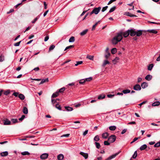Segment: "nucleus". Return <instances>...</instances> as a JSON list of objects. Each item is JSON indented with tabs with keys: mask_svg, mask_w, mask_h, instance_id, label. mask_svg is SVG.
<instances>
[{
	"mask_svg": "<svg viewBox=\"0 0 160 160\" xmlns=\"http://www.w3.org/2000/svg\"><path fill=\"white\" fill-rule=\"evenodd\" d=\"M124 15H126L127 16H130V17H137L136 15H133V14H131L130 13L128 12H125L124 14Z\"/></svg>",
	"mask_w": 160,
	"mask_h": 160,
	"instance_id": "obj_13",
	"label": "nucleus"
},
{
	"mask_svg": "<svg viewBox=\"0 0 160 160\" xmlns=\"http://www.w3.org/2000/svg\"><path fill=\"white\" fill-rule=\"evenodd\" d=\"M64 158V156L63 154H61L57 156L58 160H62Z\"/></svg>",
	"mask_w": 160,
	"mask_h": 160,
	"instance_id": "obj_16",
	"label": "nucleus"
},
{
	"mask_svg": "<svg viewBox=\"0 0 160 160\" xmlns=\"http://www.w3.org/2000/svg\"><path fill=\"white\" fill-rule=\"evenodd\" d=\"M86 81L85 80V79H82L80 80L79 82V83L80 84H83Z\"/></svg>",
	"mask_w": 160,
	"mask_h": 160,
	"instance_id": "obj_46",
	"label": "nucleus"
},
{
	"mask_svg": "<svg viewBox=\"0 0 160 160\" xmlns=\"http://www.w3.org/2000/svg\"><path fill=\"white\" fill-rule=\"evenodd\" d=\"M11 121L13 123H15L18 122V119H12Z\"/></svg>",
	"mask_w": 160,
	"mask_h": 160,
	"instance_id": "obj_41",
	"label": "nucleus"
},
{
	"mask_svg": "<svg viewBox=\"0 0 160 160\" xmlns=\"http://www.w3.org/2000/svg\"><path fill=\"white\" fill-rule=\"evenodd\" d=\"M92 79V77H89V78H86L85 79V80L86 81H91Z\"/></svg>",
	"mask_w": 160,
	"mask_h": 160,
	"instance_id": "obj_58",
	"label": "nucleus"
},
{
	"mask_svg": "<svg viewBox=\"0 0 160 160\" xmlns=\"http://www.w3.org/2000/svg\"><path fill=\"white\" fill-rule=\"evenodd\" d=\"M76 63L75 64V66H77L79 64H81L83 62L82 61H77L76 62Z\"/></svg>",
	"mask_w": 160,
	"mask_h": 160,
	"instance_id": "obj_49",
	"label": "nucleus"
},
{
	"mask_svg": "<svg viewBox=\"0 0 160 160\" xmlns=\"http://www.w3.org/2000/svg\"><path fill=\"white\" fill-rule=\"evenodd\" d=\"M74 47V45H70L67 47L65 48L64 51H66L67 50L71 48H73Z\"/></svg>",
	"mask_w": 160,
	"mask_h": 160,
	"instance_id": "obj_45",
	"label": "nucleus"
},
{
	"mask_svg": "<svg viewBox=\"0 0 160 160\" xmlns=\"http://www.w3.org/2000/svg\"><path fill=\"white\" fill-rule=\"evenodd\" d=\"M136 124V122H134V121H133V122H130L128 123V125H129V124Z\"/></svg>",
	"mask_w": 160,
	"mask_h": 160,
	"instance_id": "obj_60",
	"label": "nucleus"
},
{
	"mask_svg": "<svg viewBox=\"0 0 160 160\" xmlns=\"http://www.w3.org/2000/svg\"><path fill=\"white\" fill-rule=\"evenodd\" d=\"M119 152H118L114 154H113V155L110 156L108 158L106 159L105 160H111L112 159V158H115L117 155H118L119 154Z\"/></svg>",
	"mask_w": 160,
	"mask_h": 160,
	"instance_id": "obj_6",
	"label": "nucleus"
},
{
	"mask_svg": "<svg viewBox=\"0 0 160 160\" xmlns=\"http://www.w3.org/2000/svg\"><path fill=\"white\" fill-rule=\"evenodd\" d=\"M105 97V95L104 94H102L98 96V99L101 100L104 98Z\"/></svg>",
	"mask_w": 160,
	"mask_h": 160,
	"instance_id": "obj_12",
	"label": "nucleus"
},
{
	"mask_svg": "<svg viewBox=\"0 0 160 160\" xmlns=\"http://www.w3.org/2000/svg\"><path fill=\"white\" fill-rule=\"evenodd\" d=\"M23 112L25 114H27L28 113V111L27 108L24 107L23 108L22 110Z\"/></svg>",
	"mask_w": 160,
	"mask_h": 160,
	"instance_id": "obj_20",
	"label": "nucleus"
},
{
	"mask_svg": "<svg viewBox=\"0 0 160 160\" xmlns=\"http://www.w3.org/2000/svg\"><path fill=\"white\" fill-rule=\"evenodd\" d=\"M133 89L135 90L139 91L141 90V88L139 85L137 84L134 86Z\"/></svg>",
	"mask_w": 160,
	"mask_h": 160,
	"instance_id": "obj_9",
	"label": "nucleus"
},
{
	"mask_svg": "<svg viewBox=\"0 0 160 160\" xmlns=\"http://www.w3.org/2000/svg\"><path fill=\"white\" fill-rule=\"evenodd\" d=\"M116 8V7L115 6H114L112 7L109 10V13H111L113 11H114Z\"/></svg>",
	"mask_w": 160,
	"mask_h": 160,
	"instance_id": "obj_35",
	"label": "nucleus"
},
{
	"mask_svg": "<svg viewBox=\"0 0 160 160\" xmlns=\"http://www.w3.org/2000/svg\"><path fill=\"white\" fill-rule=\"evenodd\" d=\"M148 83L145 82H143L141 84V86L142 87V88H145L147 87H148Z\"/></svg>",
	"mask_w": 160,
	"mask_h": 160,
	"instance_id": "obj_17",
	"label": "nucleus"
},
{
	"mask_svg": "<svg viewBox=\"0 0 160 160\" xmlns=\"http://www.w3.org/2000/svg\"><path fill=\"white\" fill-rule=\"evenodd\" d=\"M49 80H48V78H47L45 79H42L41 82L40 83V84H42L43 83H44V82H48V81Z\"/></svg>",
	"mask_w": 160,
	"mask_h": 160,
	"instance_id": "obj_30",
	"label": "nucleus"
},
{
	"mask_svg": "<svg viewBox=\"0 0 160 160\" xmlns=\"http://www.w3.org/2000/svg\"><path fill=\"white\" fill-rule=\"evenodd\" d=\"M48 156V154L47 153H44L40 156V158L42 159H47Z\"/></svg>",
	"mask_w": 160,
	"mask_h": 160,
	"instance_id": "obj_7",
	"label": "nucleus"
},
{
	"mask_svg": "<svg viewBox=\"0 0 160 160\" xmlns=\"http://www.w3.org/2000/svg\"><path fill=\"white\" fill-rule=\"evenodd\" d=\"M111 55L109 51V48L107 47L105 50V57L107 59Z\"/></svg>",
	"mask_w": 160,
	"mask_h": 160,
	"instance_id": "obj_4",
	"label": "nucleus"
},
{
	"mask_svg": "<svg viewBox=\"0 0 160 160\" xmlns=\"http://www.w3.org/2000/svg\"><path fill=\"white\" fill-rule=\"evenodd\" d=\"M70 135V134H63V135L61 137H69Z\"/></svg>",
	"mask_w": 160,
	"mask_h": 160,
	"instance_id": "obj_63",
	"label": "nucleus"
},
{
	"mask_svg": "<svg viewBox=\"0 0 160 160\" xmlns=\"http://www.w3.org/2000/svg\"><path fill=\"white\" fill-rule=\"evenodd\" d=\"M104 144L105 145H109L110 144V142H109L107 141H104Z\"/></svg>",
	"mask_w": 160,
	"mask_h": 160,
	"instance_id": "obj_59",
	"label": "nucleus"
},
{
	"mask_svg": "<svg viewBox=\"0 0 160 160\" xmlns=\"http://www.w3.org/2000/svg\"><path fill=\"white\" fill-rule=\"evenodd\" d=\"M147 147V145L146 144H143L142 145L140 148V149L141 151H142L146 149Z\"/></svg>",
	"mask_w": 160,
	"mask_h": 160,
	"instance_id": "obj_19",
	"label": "nucleus"
},
{
	"mask_svg": "<svg viewBox=\"0 0 160 160\" xmlns=\"http://www.w3.org/2000/svg\"><path fill=\"white\" fill-rule=\"evenodd\" d=\"M56 108L59 110H61V108L60 105L58 103H57L55 106H54Z\"/></svg>",
	"mask_w": 160,
	"mask_h": 160,
	"instance_id": "obj_36",
	"label": "nucleus"
},
{
	"mask_svg": "<svg viewBox=\"0 0 160 160\" xmlns=\"http://www.w3.org/2000/svg\"><path fill=\"white\" fill-rule=\"evenodd\" d=\"M129 33L131 36H134L136 34V31L134 29H129Z\"/></svg>",
	"mask_w": 160,
	"mask_h": 160,
	"instance_id": "obj_8",
	"label": "nucleus"
},
{
	"mask_svg": "<svg viewBox=\"0 0 160 160\" xmlns=\"http://www.w3.org/2000/svg\"><path fill=\"white\" fill-rule=\"evenodd\" d=\"M21 41H20L18 42H16V43H15L14 44V46H19L20 44V43H21Z\"/></svg>",
	"mask_w": 160,
	"mask_h": 160,
	"instance_id": "obj_55",
	"label": "nucleus"
},
{
	"mask_svg": "<svg viewBox=\"0 0 160 160\" xmlns=\"http://www.w3.org/2000/svg\"><path fill=\"white\" fill-rule=\"evenodd\" d=\"M25 116L24 115H22L21 117L19 118V120L20 121H22L25 118Z\"/></svg>",
	"mask_w": 160,
	"mask_h": 160,
	"instance_id": "obj_54",
	"label": "nucleus"
},
{
	"mask_svg": "<svg viewBox=\"0 0 160 160\" xmlns=\"http://www.w3.org/2000/svg\"><path fill=\"white\" fill-rule=\"evenodd\" d=\"M129 29L125 32L120 31L117 34V35L112 38V43L113 44L116 45L118 42H120L122 39V36L124 38L127 37L130 34Z\"/></svg>",
	"mask_w": 160,
	"mask_h": 160,
	"instance_id": "obj_1",
	"label": "nucleus"
},
{
	"mask_svg": "<svg viewBox=\"0 0 160 160\" xmlns=\"http://www.w3.org/2000/svg\"><path fill=\"white\" fill-rule=\"evenodd\" d=\"M18 97L22 100H24L25 98L24 95L22 94H19L18 95Z\"/></svg>",
	"mask_w": 160,
	"mask_h": 160,
	"instance_id": "obj_32",
	"label": "nucleus"
},
{
	"mask_svg": "<svg viewBox=\"0 0 160 160\" xmlns=\"http://www.w3.org/2000/svg\"><path fill=\"white\" fill-rule=\"evenodd\" d=\"M101 9V8L100 7L98 8H94L90 13V15H91L93 13H94L95 14H97L100 12Z\"/></svg>",
	"mask_w": 160,
	"mask_h": 160,
	"instance_id": "obj_2",
	"label": "nucleus"
},
{
	"mask_svg": "<svg viewBox=\"0 0 160 160\" xmlns=\"http://www.w3.org/2000/svg\"><path fill=\"white\" fill-rule=\"evenodd\" d=\"M55 48V46L54 45H52L49 48V51L50 52L52 50Z\"/></svg>",
	"mask_w": 160,
	"mask_h": 160,
	"instance_id": "obj_40",
	"label": "nucleus"
},
{
	"mask_svg": "<svg viewBox=\"0 0 160 160\" xmlns=\"http://www.w3.org/2000/svg\"><path fill=\"white\" fill-rule=\"evenodd\" d=\"M116 128V127L115 126H111L109 127V129L112 131H114Z\"/></svg>",
	"mask_w": 160,
	"mask_h": 160,
	"instance_id": "obj_31",
	"label": "nucleus"
},
{
	"mask_svg": "<svg viewBox=\"0 0 160 160\" xmlns=\"http://www.w3.org/2000/svg\"><path fill=\"white\" fill-rule=\"evenodd\" d=\"M80 154L83 156L85 159H87L88 158V153H86L83 152H80Z\"/></svg>",
	"mask_w": 160,
	"mask_h": 160,
	"instance_id": "obj_10",
	"label": "nucleus"
},
{
	"mask_svg": "<svg viewBox=\"0 0 160 160\" xmlns=\"http://www.w3.org/2000/svg\"><path fill=\"white\" fill-rule=\"evenodd\" d=\"M108 6H106L105 7H104L102 8V12H104L105 11H106L107 9L108 8Z\"/></svg>",
	"mask_w": 160,
	"mask_h": 160,
	"instance_id": "obj_50",
	"label": "nucleus"
},
{
	"mask_svg": "<svg viewBox=\"0 0 160 160\" xmlns=\"http://www.w3.org/2000/svg\"><path fill=\"white\" fill-rule=\"evenodd\" d=\"M95 144L96 145V148H98V149H99L100 148V143L98 142H96L95 143Z\"/></svg>",
	"mask_w": 160,
	"mask_h": 160,
	"instance_id": "obj_43",
	"label": "nucleus"
},
{
	"mask_svg": "<svg viewBox=\"0 0 160 160\" xmlns=\"http://www.w3.org/2000/svg\"><path fill=\"white\" fill-rule=\"evenodd\" d=\"M108 133L106 132L102 133V138L106 139L108 137Z\"/></svg>",
	"mask_w": 160,
	"mask_h": 160,
	"instance_id": "obj_14",
	"label": "nucleus"
},
{
	"mask_svg": "<svg viewBox=\"0 0 160 160\" xmlns=\"http://www.w3.org/2000/svg\"><path fill=\"white\" fill-rule=\"evenodd\" d=\"M154 146L155 148H158L160 147V141L155 144Z\"/></svg>",
	"mask_w": 160,
	"mask_h": 160,
	"instance_id": "obj_42",
	"label": "nucleus"
},
{
	"mask_svg": "<svg viewBox=\"0 0 160 160\" xmlns=\"http://www.w3.org/2000/svg\"><path fill=\"white\" fill-rule=\"evenodd\" d=\"M0 155L2 157H6L8 155V152L7 151L2 152L0 153Z\"/></svg>",
	"mask_w": 160,
	"mask_h": 160,
	"instance_id": "obj_15",
	"label": "nucleus"
},
{
	"mask_svg": "<svg viewBox=\"0 0 160 160\" xmlns=\"http://www.w3.org/2000/svg\"><path fill=\"white\" fill-rule=\"evenodd\" d=\"M59 95L58 92L57 91L55 93H53L52 96V98H54L57 97Z\"/></svg>",
	"mask_w": 160,
	"mask_h": 160,
	"instance_id": "obj_26",
	"label": "nucleus"
},
{
	"mask_svg": "<svg viewBox=\"0 0 160 160\" xmlns=\"http://www.w3.org/2000/svg\"><path fill=\"white\" fill-rule=\"evenodd\" d=\"M65 90V88L64 87H63L61 88L60 89H59L58 91V92L59 93H61L63 92Z\"/></svg>",
	"mask_w": 160,
	"mask_h": 160,
	"instance_id": "obj_44",
	"label": "nucleus"
},
{
	"mask_svg": "<svg viewBox=\"0 0 160 160\" xmlns=\"http://www.w3.org/2000/svg\"><path fill=\"white\" fill-rule=\"evenodd\" d=\"M98 22H96V23L92 26V30H93L95 29L96 27L98 24Z\"/></svg>",
	"mask_w": 160,
	"mask_h": 160,
	"instance_id": "obj_51",
	"label": "nucleus"
},
{
	"mask_svg": "<svg viewBox=\"0 0 160 160\" xmlns=\"http://www.w3.org/2000/svg\"><path fill=\"white\" fill-rule=\"evenodd\" d=\"M88 31V29L84 30L80 33V35L82 36L84 35L87 33Z\"/></svg>",
	"mask_w": 160,
	"mask_h": 160,
	"instance_id": "obj_21",
	"label": "nucleus"
},
{
	"mask_svg": "<svg viewBox=\"0 0 160 160\" xmlns=\"http://www.w3.org/2000/svg\"><path fill=\"white\" fill-rule=\"evenodd\" d=\"M111 53L112 54H115L116 53V52H117L116 48H112V49L111 50Z\"/></svg>",
	"mask_w": 160,
	"mask_h": 160,
	"instance_id": "obj_38",
	"label": "nucleus"
},
{
	"mask_svg": "<svg viewBox=\"0 0 160 160\" xmlns=\"http://www.w3.org/2000/svg\"><path fill=\"white\" fill-rule=\"evenodd\" d=\"M99 140V138L98 135H97L95 136L94 138V140L98 142Z\"/></svg>",
	"mask_w": 160,
	"mask_h": 160,
	"instance_id": "obj_39",
	"label": "nucleus"
},
{
	"mask_svg": "<svg viewBox=\"0 0 160 160\" xmlns=\"http://www.w3.org/2000/svg\"><path fill=\"white\" fill-rule=\"evenodd\" d=\"M56 102V100L54 99H52V102L53 106H54V104Z\"/></svg>",
	"mask_w": 160,
	"mask_h": 160,
	"instance_id": "obj_57",
	"label": "nucleus"
},
{
	"mask_svg": "<svg viewBox=\"0 0 160 160\" xmlns=\"http://www.w3.org/2000/svg\"><path fill=\"white\" fill-rule=\"evenodd\" d=\"M21 154L22 155H29L30 153L28 151H25L22 152Z\"/></svg>",
	"mask_w": 160,
	"mask_h": 160,
	"instance_id": "obj_37",
	"label": "nucleus"
},
{
	"mask_svg": "<svg viewBox=\"0 0 160 160\" xmlns=\"http://www.w3.org/2000/svg\"><path fill=\"white\" fill-rule=\"evenodd\" d=\"M10 93V91L9 90H7L4 92V95H7Z\"/></svg>",
	"mask_w": 160,
	"mask_h": 160,
	"instance_id": "obj_52",
	"label": "nucleus"
},
{
	"mask_svg": "<svg viewBox=\"0 0 160 160\" xmlns=\"http://www.w3.org/2000/svg\"><path fill=\"white\" fill-rule=\"evenodd\" d=\"M116 139V136L115 135H112L109 137L108 141L110 143H112L115 141Z\"/></svg>",
	"mask_w": 160,
	"mask_h": 160,
	"instance_id": "obj_3",
	"label": "nucleus"
},
{
	"mask_svg": "<svg viewBox=\"0 0 160 160\" xmlns=\"http://www.w3.org/2000/svg\"><path fill=\"white\" fill-rule=\"evenodd\" d=\"M114 94H108L107 96L108 98H112L114 96Z\"/></svg>",
	"mask_w": 160,
	"mask_h": 160,
	"instance_id": "obj_56",
	"label": "nucleus"
},
{
	"mask_svg": "<svg viewBox=\"0 0 160 160\" xmlns=\"http://www.w3.org/2000/svg\"><path fill=\"white\" fill-rule=\"evenodd\" d=\"M127 131V129H124L123 130H122V132H121V133L122 134H123L126 132Z\"/></svg>",
	"mask_w": 160,
	"mask_h": 160,
	"instance_id": "obj_64",
	"label": "nucleus"
},
{
	"mask_svg": "<svg viewBox=\"0 0 160 160\" xmlns=\"http://www.w3.org/2000/svg\"><path fill=\"white\" fill-rule=\"evenodd\" d=\"M87 58L90 60H93L94 58V56L88 55L87 56Z\"/></svg>",
	"mask_w": 160,
	"mask_h": 160,
	"instance_id": "obj_33",
	"label": "nucleus"
},
{
	"mask_svg": "<svg viewBox=\"0 0 160 160\" xmlns=\"http://www.w3.org/2000/svg\"><path fill=\"white\" fill-rule=\"evenodd\" d=\"M109 64V62L107 60H105L104 61L102 66V67H104L107 64Z\"/></svg>",
	"mask_w": 160,
	"mask_h": 160,
	"instance_id": "obj_23",
	"label": "nucleus"
},
{
	"mask_svg": "<svg viewBox=\"0 0 160 160\" xmlns=\"http://www.w3.org/2000/svg\"><path fill=\"white\" fill-rule=\"evenodd\" d=\"M75 40V38L74 37L72 36L69 38V42H73Z\"/></svg>",
	"mask_w": 160,
	"mask_h": 160,
	"instance_id": "obj_28",
	"label": "nucleus"
},
{
	"mask_svg": "<svg viewBox=\"0 0 160 160\" xmlns=\"http://www.w3.org/2000/svg\"><path fill=\"white\" fill-rule=\"evenodd\" d=\"M65 108L68 111H71L73 110V108L69 106H65Z\"/></svg>",
	"mask_w": 160,
	"mask_h": 160,
	"instance_id": "obj_25",
	"label": "nucleus"
},
{
	"mask_svg": "<svg viewBox=\"0 0 160 160\" xmlns=\"http://www.w3.org/2000/svg\"><path fill=\"white\" fill-rule=\"evenodd\" d=\"M154 66L153 64H151L148 65V69L149 71H151Z\"/></svg>",
	"mask_w": 160,
	"mask_h": 160,
	"instance_id": "obj_24",
	"label": "nucleus"
},
{
	"mask_svg": "<svg viewBox=\"0 0 160 160\" xmlns=\"http://www.w3.org/2000/svg\"><path fill=\"white\" fill-rule=\"evenodd\" d=\"M130 92V90L129 89L124 90L122 91V93L125 94L129 93Z\"/></svg>",
	"mask_w": 160,
	"mask_h": 160,
	"instance_id": "obj_27",
	"label": "nucleus"
},
{
	"mask_svg": "<svg viewBox=\"0 0 160 160\" xmlns=\"http://www.w3.org/2000/svg\"><path fill=\"white\" fill-rule=\"evenodd\" d=\"M119 59V58L117 57L112 60V62L114 64H115L118 62Z\"/></svg>",
	"mask_w": 160,
	"mask_h": 160,
	"instance_id": "obj_34",
	"label": "nucleus"
},
{
	"mask_svg": "<svg viewBox=\"0 0 160 160\" xmlns=\"http://www.w3.org/2000/svg\"><path fill=\"white\" fill-rule=\"evenodd\" d=\"M4 60V58L3 55H1L0 56V62H2Z\"/></svg>",
	"mask_w": 160,
	"mask_h": 160,
	"instance_id": "obj_48",
	"label": "nucleus"
},
{
	"mask_svg": "<svg viewBox=\"0 0 160 160\" xmlns=\"http://www.w3.org/2000/svg\"><path fill=\"white\" fill-rule=\"evenodd\" d=\"M137 156V151H135L134 154L133 155L132 158L134 159H135L136 158Z\"/></svg>",
	"mask_w": 160,
	"mask_h": 160,
	"instance_id": "obj_47",
	"label": "nucleus"
},
{
	"mask_svg": "<svg viewBox=\"0 0 160 160\" xmlns=\"http://www.w3.org/2000/svg\"><path fill=\"white\" fill-rule=\"evenodd\" d=\"M88 130H85L83 133V136H85L88 133Z\"/></svg>",
	"mask_w": 160,
	"mask_h": 160,
	"instance_id": "obj_61",
	"label": "nucleus"
},
{
	"mask_svg": "<svg viewBox=\"0 0 160 160\" xmlns=\"http://www.w3.org/2000/svg\"><path fill=\"white\" fill-rule=\"evenodd\" d=\"M39 17H37L36 18H35L32 21V23H34L36 21L38 20V19L39 18Z\"/></svg>",
	"mask_w": 160,
	"mask_h": 160,
	"instance_id": "obj_53",
	"label": "nucleus"
},
{
	"mask_svg": "<svg viewBox=\"0 0 160 160\" xmlns=\"http://www.w3.org/2000/svg\"><path fill=\"white\" fill-rule=\"evenodd\" d=\"M143 31L142 30H138L136 31V35L138 37L141 36L142 34V32Z\"/></svg>",
	"mask_w": 160,
	"mask_h": 160,
	"instance_id": "obj_11",
	"label": "nucleus"
},
{
	"mask_svg": "<svg viewBox=\"0 0 160 160\" xmlns=\"http://www.w3.org/2000/svg\"><path fill=\"white\" fill-rule=\"evenodd\" d=\"M152 78V75L148 74L145 77V79L148 81L150 80Z\"/></svg>",
	"mask_w": 160,
	"mask_h": 160,
	"instance_id": "obj_18",
	"label": "nucleus"
},
{
	"mask_svg": "<svg viewBox=\"0 0 160 160\" xmlns=\"http://www.w3.org/2000/svg\"><path fill=\"white\" fill-rule=\"evenodd\" d=\"M49 36H47L46 37H45V38H44V41L45 42L47 41L49 39Z\"/></svg>",
	"mask_w": 160,
	"mask_h": 160,
	"instance_id": "obj_62",
	"label": "nucleus"
},
{
	"mask_svg": "<svg viewBox=\"0 0 160 160\" xmlns=\"http://www.w3.org/2000/svg\"><path fill=\"white\" fill-rule=\"evenodd\" d=\"M2 121L4 125H10L11 124V121L7 118L3 120Z\"/></svg>",
	"mask_w": 160,
	"mask_h": 160,
	"instance_id": "obj_5",
	"label": "nucleus"
},
{
	"mask_svg": "<svg viewBox=\"0 0 160 160\" xmlns=\"http://www.w3.org/2000/svg\"><path fill=\"white\" fill-rule=\"evenodd\" d=\"M160 104V102H153L152 105L153 106H158Z\"/></svg>",
	"mask_w": 160,
	"mask_h": 160,
	"instance_id": "obj_29",
	"label": "nucleus"
},
{
	"mask_svg": "<svg viewBox=\"0 0 160 160\" xmlns=\"http://www.w3.org/2000/svg\"><path fill=\"white\" fill-rule=\"evenodd\" d=\"M147 31L150 33H152L154 34H156L158 33V32L154 29L148 30Z\"/></svg>",
	"mask_w": 160,
	"mask_h": 160,
	"instance_id": "obj_22",
	"label": "nucleus"
}]
</instances>
